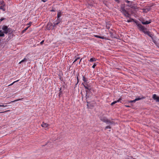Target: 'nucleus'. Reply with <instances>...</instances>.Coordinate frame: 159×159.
Wrapping results in <instances>:
<instances>
[{
	"instance_id": "26",
	"label": "nucleus",
	"mask_w": 159,
	"mask_h": 159,
	"mask_svg": "<svg viewBox=\"0 0 159 159\" xmlns=\"http://www.w3.org/2000/svg\"><path fill=\"white\" fill-rule=\"evenodd\" d=\"M30 27V26H28V27H27L24 30H23L22 31V33H25L27 30V29H28V28Z\"/></svg>"
},
{
	"instance_id": "38",
	"label": "nucleus",
	"mask_w": 159,
	"mask_h": 159,
	"mask_svg": "<svg viewBox=\"0 0 159 159\" xmlns=\"http://www.w3.org/2000/svg\"><path fill=\"white\" fill-rule=\"evenodd\" d=\"M6 19L4 17H2L0 19V23L3 20Z\"/></svg>"
},
{
	"instance_id": "30",
	"label": "nucleus",
	"mask_w": 159,
	"mask_h": 159,
	"mask_svg": "<svg viewBox=\"0 0 159 159\" xmlns=\"http://www.w3.org/2000/svg\"><path fill=\"white\" fill-rule=\"evenodd\" d=\"M121 9L120 11L122 13H123V12L125 10L124 7H121Z\"/></svg>"
},
{
	"instance_id": "13",
	"label": "nucleus",
	"mask_w": 159,
	"mask_h": 159,
	"mask_svg": "<svg viewBox=\"0 0 159 159\" xmlns=\"http://www.w3.org/2000/svg\"><path fill=\"white\" fill-rule=\"evenodd\" d=\"M109 33L110 34L111 37L112 38H117L116 35L115 33H113L110 32Z\"/></svg>"
},
{
	"instance_id": "11",
	"label": "nucleus",
	"mask_w": 159,
	"mask_h": 159,
	"mask_svg": "<svg viewBox=\"0 0 159 159\" xmlns=\"http://www.w3.org/2000/svg\"><path fill=\"white\" fill-rule=\"evenodd\" d=\"M87 90H86V93L87 94H90L92 95V91H93V90L92 88H89V89H86Z\"/></svg>"
},
{
	"instance_id": "3",
	"label": "nucleus",
	"mask_w": 159,
	"mask_h": 159,
	"mask_svg": "<svg viewBox=\"0 0 159 159\" xmlns=\"http://www.w3.org/2000/svg\"><path fill=\"white\" fill-rule=\"evenodd\" d=\"M100 120L104 122H105L107 124H110V125H115V122L113 121H111L108 120L105 116L101 117L100 118Z\"/></svg>"
},
{
	"instance_id": "5",
	"label": "nucleus",
	"mask_w": 159,
	"mask_h": 159,
	"mask_svg": "<svg viewBox=\"0 0 159 159\" xmlns=\"http://www.w3.org/2000/svg\"><path fill=\"white\" fill-rule=\"evenodd\" d=\"M145 97L143 96L142 97H139L138 98H136L134 100H130L128 101V102L127 103V104H129V103H130V104H133L136 101H139L140 100H142L143 99H144L145 98Z\"/></svg>"
},
{
	"instance_id": "35",
	"label": "nucleus",
	"mask_w": 159,
	"mask_h": 159,
	"mask_svg": "<svg viewBox=\"0 0 159 159\" xmlns=\"http://www.w3.org/2000/svg\"><path fill=\"white\" fill-rule=\"evenodd\" d=\"M128 11H127L126 10H125L123 12V13H122L124 15V14H128Z\"/></svg>"
},
{
	"instance_id": "28",
	"label": "nucleus",
	"mask_w": 159,
	"mask_h": 159,
	"mask_svg": "<svg viewBox=\"0 0 159 159\" xmlns=\"http://www.w3.org/2000/svg\"><path fill=\"white\" fill-rule=\"evenodd\" d=\"M148 22H148V20H146V21H145V22H142V24L143 25H147L148 24Z\"/></svg>"
},
{
	"instance_id": "54",
	"label": "nucleus",
	"mask_w": 159,
	"mask_h": 159,
	"mask_svg": "<svg viewBox=\"0 0 159 159\" xmlns=\"http://www.w3.org/2000/svg\"><path fill=\"white\" fill-rule=\"evenodd\" d=\"M87 108H90V107H89V104H87Z\"/></svg>"
},
{
	"instance_id": "22",
	"label": "nucleus",
	"mask_w": 159,
	"mask_h": 159,
	"mask_svg": "<svg viewBox=\"0 0 159 159\" xmlns=\"http://www.w3.org/2000/svg\"><path fill=\"white\" fill-rule=\"evenodd\" d=\"M27 61V59L26 58H24L23 60H22L20 61L19 62V64H21V63L25 62Z\"/></svg>"
},
{
	"instance_id": "43",
	"label": "nucleus",
	"mask_w": 159,
	"mask_h": 159,
	"mask_svg": "<svg viewBox=\"0 0 159 159\" xmlns=\"http://www.w3.org/2000/svg\"><path fill=\"white\" fill-rule=\"evenodd\" d=\"M59 95H61L62 94H63L62 91H59Z\"/></svg>"
},
{
	"instance_id": "36",
	"label": "nucleus",
	"mask_w": 159,
	"mask_h": 159,
	"mask_svg": "<svg viewBox=\"0 0 159 159\" xmlns=\"http://www.w3.org/2000/svg\"><path fill=\"white\" fill-rule=\"evenodd\" d=\"M139 20L141 21V23H142V22H145V20L143 18H140L139 19Z\"/></svg>"
},
{
	"instance_id": "12",
	"label": "nucleus",
	"mask_w": 159,
	"mask_h": 159,
	"mask_svg": "<svg viewBox=\"0 0 159 159\" xmlns=\"http://www.w3.org/2000/svg\"><path fill=\"white\" fill-rule=\"evenodd\" d=\"M94 36L95 37L100 38L102 39H105V40H108V39H107V38L104 37L103 36H100L99 35H94Z\"/></svg>"
},
{
	"instance_id": "20",
	"label": "nucleus",
	"mask_w": 159,
	"mask_h": 159,
	"mask_svg": "<svg viewBox=\"0 0 159 159\" xmlns=\"http://www.w3.org/2000/svg\"><path fill=\"white\" fill-rule=\"evenodd\" d=\"M82 76H83V81H84V83H86V82H87L88 80L87 79V78H86L84 76L82 75Z\"/></svg>"
},
{
	"instance_id": "8",
	"label": "nucleus",
	"mask_w": 159,
	"mask_h": 159,
	"mask_svg": "<svg viewBox=\"0 0 159 159\" xmlns=\"http://www.w3.org/2000/svg\"><path fill=\"white\" fill-rule=\"evenodd\" d=\"M52 23L51 22H48L47 26L46 28L48 30H53V28H52Z\"/></svg>"
},
{
	"instance_id": "24",
	"label": "nucleus",
	"mask_w": 159,
	"mask_h": 159,
	"mask_svg": "<svg viewBox=\"0 0 159 159\" xmlns=\"http://www.w3.org/2000/svg\"><path fill=\"white\" fill-rule=\"evenodd\" d=\"M108 125H109L105 127V130H106L107 129H111V127L110 126V125H110V124H108Z\"/></svg>"
},
{
	"instance_id": "7",
	"label": "nucleus",
	"mask_w": 159,
	"mask_h": 159,
	"mask_svg": "<svg viewBox=\"0 0 159 159\" xmlns=\"http://www.w3.org/2000/svg\"><path fill=\"white\" fill-rule=\"evenodd\" d=\"M89 82H87L86 83H82V84L84 86V87L86 89L92 88L91 86L88 84Z\"/></svg>"
},
{
	"instance_id": "34",
	"label": "nucleus",
	"mask_w": 159,
	"mask_h": 159,
	"mask_svg": "<svg viewBox=\"0 0 159 159\" xmlns=\"http://www.w3.org/2000/svg\"><path fill=\"white\" fill-rule=\"evenodd\" d=\"M97 63H93V66H92V68H94L95 67V66H96L97 65Z\"/></svg>"
},
{
	"instance_id": "53",
	"label": "nucleus",
	"mask_w": 159,
	"mask_h": 159,
	"mask_svg": "<svg viewBox=\"0 0 159 159\" xmlns=\"http://www.w3.org/2000/svg\"><path fill=\"white\" fill-rule=\"evenodd\" d=\"M41 1L42 2H46L47 1V0H41Z\"/></svg>"
},
{
	"instance_id": "52",
	"label": "nucleus",
	"mask_w": 159,
	"mask_h": 159,
	"mask_svg": "<svg viewBox=\"0 0 159 159\" xmlns=\"http://www.w3.org/2000/svg\"><path fill=\"white\" fill-rule=\"evenodd\" d=\"M125 4H122L121 5V7H124V8H125V6H124Z\"/></svg>"
},
{
	"instance_id": "44",
	"label": "nucleus",
	"mask_w": 159,
	"mask_h": 159,
	"mask_svg": "<svg viewBox=\"0 0 159 159\" xmlns=\"http://www.w3.org/2000/svg\"><path fill=\"white\" fill-rule=\"evenodd\" d=\"M44 40H43L42 41H41L40 43V44H41V45H42L43 44L44 42Z\"/></svg>"
},
{
	"instance_id": "18",
	"label": "nucleus",
	"mask_w": 159,
	"mask_h": 159,
	"mask_svg": "<svg viewBox=\"0 0 159 159\" xmlns=\"http://www.w3.org/2000/svg\"><path fill=\"white\" fill-rule=\"evenodd\" d=\"M91 94H87L86 93V96H85V98H86V99H88L91 97Z\"/></svg>"
},
{
	"instance_id": "39",
	"label": "nucleus",
	"mask_w": 159,
	"mask_h": 159,
	"mask_svg": "<svg viewBox=\"0 0 159 159\" xmlns=\"http://www.w3.org/2000/svg\"><path fill=\"white\" fill-rule=\"evenodd\" d=\"M116 103V101H114V102H112L111 104V106H113V105H114V104H115V103Z\"/></svg>"
},
{
	"instance_id": "10",
	"label": "nucleus",
	"mask_w": 159,
	"mask_h": 159,
	"mask_svg": "<svg viewBox=\"0 0 159 159\" xmlns=\"http://www.w3.org/2000/svg\"><path fill=\"white\" fill-rule=\"evenodd\" d=\"M62 22V20L61 19L57 18V20L53 22V24H55V25H57L60 22Z\"/></svg>"
},
{
	"instance_id": "48",
	"label": "nucleus",
	"mask_w": 159,
	"mask_h": 159,
	"mask_svg": "<svg viewBox=\"0 0 159 159\" xmlns=\"http://www.w3.org/2000/svg\"><path fill=\"white\" fill-rule=\"evenodd\" d=\"M116 2H117V3H120V1L119 0H114Z\"/></svg>"
},
{
	"instance_id": "25",
	"label": "nucleus",
	"mask_w": 159,
	"mask_h": 159,
	"mask_svg": "<svg viewBox=\"0 0 159 159\" xmlns=\"http://www.w3.org/2000/svg\"><path fill=\"white\" fill-rule=\"evenodd\" d=\"M12 33H10V34H8V37L10 39H11L13 38L14 35L12 34Z\"/></svg>"
},
{
	"instance_id": "62",
	"label": "nucleus",
	"mask_w": 159,
	"mask_h": 159,
	"mask_svg": "<svg viewBox=\"0 0 159 159\" xmlns=\"http://www.w3.org/2000/svg\"><path fill=\"white\" fill-rule=\"evenodd\" d=\"M131 6H132V5H133V4H131V3H130V5H131Z\"/></svg>"
},
{
	"instance_id": "56",
	"label": "nucleus",
	"mask_w": 159,
	"mask_h": 159,
	"mask_svg": "<svg viewBox=\"0 0 159 159\" xmlns=\"http://www.w3.org/2000/svg\"><path fill=\"white\" fill-rule=\"evenodd\" d=\"M0 107H4V105H0Z\"/></svg>"
},
{
	"instance_id": "32",
	"label": "nucleus",
	"mask_w": 159,
	"mask_h": 159,
	"mask_svg": "<svg viewBox=\"0 0 159 159\" xmlns=\"http://www.w3.org/2000/svg\"><path fill=\"white\" fill-rule=\"evenodd\" d=\"M121 100H122V98H119L116 101V103H117V102H120V103H122L121 101H120Z\"/></svg>"
},
{
	"instance_id": "63",
	"label": "nucleus",
	"mask_w": 159,
	"mask_h": 159,
	"mask_svg": "<svg viewBox=\"0 0 159 159\" xmlns=\"http://www.w3.org/2000/svg\"><path fill=\"white\" fill-rule=\"evenodd\" d=\"M6 111H4V112H0V113H2L4 112H5Z\"/></svg>"
},
{
	"instance_id": "15",
	"label": "nucleus",
	"mask_w": 159,
	"mask_h": 159,
	"mask_svg": "<svg viewBox=\"0 0 159 159\" xmlns=\"http://www.w3.org/2000/svg\"><path fill=\"white\" fill-rule=\"evenodd\" d=\"M150 9L151 8H144L143 9V12L144 13H147L148 11H149L150 10Z\"/></svg>"
},
{
	"instance_id": "16",
	"label": "nucleus",
	"mask_w": 159,
	"mask_h": 159,
	"mask_svg": "<svg viewBox=\"0 0 159 159\" xmlns=\"http://www.w3.org/2000/svg\"><path fill=\"white\" fill-rule=\"evenodd\" d=\"M0 9L2 10L3 11L6 10L5 5L0 6Z\"/></svg>"
},
{
	"instance_id": "23",
	"label": "nucleus",
	"mask_w": 159,
	"mask_h": 159,
	"mask_svg": "<svg viewBox=\"0 0 159 159\" xmlns=\"http://www.w3.org/2000/svg\"><path fill=\"white\" fill-rule=\"evenodd\" d=\"M124 15L126 17H128V18H130L131 16V14H129V12L128 13V14H127L126 15V14H124Z\"/></svg>"
},
{
	"instance_id": "51",
	"label": "nucleus",
	"mask_w": 159,
	"mask_h": 159,
	"mask_svg": "<svg viewBox=\"0 0 159 159\" xmlns=\"http://www.w3.org/2000/svg\"><path fill=\"white\" fill-rule=\"evenodd\" d=\"M88 99H86V102L87 103V104H89L90 103V102L88 101Z\"/></svg>"
},
{
	"instance_id": "64",
	"label": "nucleus",
	"mask_w": 159,
	"mask_h": 159,
	"mask_svg": "<svg viewBox=\"0 0 159 159\" xmlns=\"http://www.w3.org/2000/svg\"><path fill=\"white\" fill-rule=\"evenodd\" d=\"M7 105H4V107H7Z\"/></svg>"
},
{
	"instance_id": "27",
	"label": "nucleus",
	"mask_w": 159,
	"mask_h": 159,
	"mask_svg": "<svg viewBox=\"0 0 159 159\" xmlns=\"http://www.w3.org/2000/svg\"><path fill=\"white\" fill-rule=\"evenodd\" d=\"M5 5V3L3 0H1L0 1V6Z\"/></svg>"
},
{
	"instance_id": "58",
	"label": "nucleus",
	"mask_w": 159,
	"mask_h": 159,
	"mask_svg": "<svg viewBox=\"0 0 159 159\" xmlns=\"http://www.w3.org/2000/svg\"><path fill=\"white\" fill-rule=\"evenodd\" d=\"M62 91L61 90V88L60 89H59V91Z\"/></svg>"
},
{
	"instance_id": "21",
	"label": "nucleus",
	"mask_w": 159,
	"mask_h": 159,
	"mask_svg": "<svg viewBox=\"0 0 159 159\" xmlns=\"http://www.w3.org/2000/svg\"><path fill=\"white\" fill-rule=\"evenodd\" d=\"M97 59L94 58H91L90 59L89 61L90 62L96 61Z\"/></svg>"
},
{
	"instance_id": "33",
	"label": "nucleus",
	"mask_w": 159,
	"mask_h": 159,
	"mask_svg": "<svg viewBox=\"0 0 159 159\" xmlns=\"http://www.w3.org/2000/svg\"><path fill=\"white\" fill-rule=\"evenodd\" d=\"M19 81V80H18L16 81H14V82H13L11 84H9L8 86H11L12 85L14 84L16 82H18Z\"/></svg>"
},
{
	"instance_id": "50",
	"label": "nucleus",
	"mask_w": 159,
	"mask_h": 159,
	"mask_svg": "<svg viewBox=\"0 0 159 159\" xmlns=\"http://www.w3.org/2000/svg\"><path fill=\"white\" fill-rule=\"evenodd\" d=\"M125 106L127 107H131V106L130 105H125Z\"/></svg>"
},
{
	"instance_id": "55",
	"label": "nucleus",
	"mask_w": 159,
	"mask_h": 159,
	"mask_svg": "<svg viewBox=\"0 0 159 159\" xmlns=\"http://www.w3.org/2000/svg\"><path fill=\"white\" fill-rule=\"evenodd\" d=\"M10 39V38H9V37H8V38L7 39V40L8 41H9L10 39Z\"/></svg>"
},
{
	"instance_id": "9",
	"label": "nucleus",
	"mask_w": 159,
	"mask_h": 159,
	"mask_svg": "<svg viewBox=\"0 0 159 159\" xmlns=\"http://www.w3.org/2000/svg\"><path fill=\"white\" fill-rule=\"evenodd\" d=\"M152 98L156 102H159V96H157L156 94H153Z\"/></svg>"
},
{
	"instance_id": "60",
	"label": "nucleus",
	"mask_w": 159,
	"mask_h": 159,
	"mask_svg": "<svg viewBox=\"0 0 159 159\" xmlns=\"http://www.w3.org/2000/svg\"><path fill=\"white\" fill-rule=\"evenodd\" d=\"M58 96L59 98H60L61 97V95H59V94L58 93Z\"/></svg>"
},
{
	"instance_id": "57",
	"label": "nucleus",
	"mask_w": 159,
	"mask_h": 159,
	"mask_svg": "<svg viewBox=\"0 0 159 159\" xmlns=\"http://www.w3.org/2000/svg\"><path fill=\"white\" fill-rule=\"evenodd\" d=\"M62 87H63V89H65V86L64 85H63L62 86Z\"/></svg>"
},
{
	"instance_id": "2",
	"label": "nucleus",
	"mask_w": 159,
	"mask_h": 159,
	"mask_svg": "<svg viewBox=\"0 0 159 159\" xmlns=\"http://www.w3.org/2000/svg\"><path fill=\"white\" fill-rule=\"evenodd\" d=\"M2 29L4 34H10V33H12L13 31L11 28H8V26L6 25H3L2 26Z\"/></svg>"
},
{
	"instance_id": "61",
	"label": "nucleus",
	"mask_w": 159,
	"mask_h": 159,
	"mask_svg": "<svg viewBox=\"0 0 159 159\" xmlns=\"http://www.w3.org/2000/svg\"><path fill=\"white\" fill-rule=\"evenodd\" d=\"M82 58H81V60H80V61H79V64H80V61H81V60H82Z\"/></svg>"
},
{
	"instance_id": "59",
	"label": "nucleus",
	"mask_w": 159,
	"mask_h": 159,
	"mask_svg": "<svg viewBox=\"0 0 159 159\" xmlns=\"http://www.w3.org/2000/svg\"><path fill=\"white\" fill-rule=\"evenodd\" d=\"M130 106H131H131L133 107V105L132 104H130Z\"/></svg>"
},
{
	"instance_id": "19",
	"label": "nucleus",
	"mask_w": 159,
	"mask_h": 159,
	"mask_svg": "<svg viewBox=\"0 0 159 159\" xmlns=\"http://www.w3.org/2000/svg\"><path fill=\"white\" fill-rule=\"evenodd\" d=\"M5 36V34H4L2 30H0V37H3Z\"/></svg>"
},
{
	"instance_id": "6",
	"label": "nucleus",
	"mask_w": 159,
	"mask_h": 159,
	"mask_svg": "<svg viewBox=\"0 0 159 159\" xmlns=\"http://www.w3.org/2000/svg\"><path fill=\"white\" fill-rule=\"evenodd\" d=\"M126 6L129 7L131 8L134 9L135 11H137L139 9V7H137L136 4H133L132 6L131 4H127L126 5Z\"/></svg>"
},
{
	"instance_id": "49",
	"label": "nucleus",
	"mask_w": 159,
	"mask_h": 159,
	"mask_svg": "<svg viewBox=\"0 0 159 159\" xmlns=\"http://www.w3.org/2000/svg\"><path fill=\"white\" fill-rule=\"evenodd\" d=\"M50 11L52 12H55L56 11V10L55 9H52L50 10Z\"/></svg>"
},
{
	"instance_id": "29",
	"label": "nucleus",
	"mask_w": 159,
	"mask_h": 159,
	"mask_svg": "<svg viewBox=\"0 0 159 159\" xmlns=\"http://www.w3.org/2000/svg\"><path fill=\"white\" fill-rule=\"evenodd\" d=\"M125 2L128 4H130V3H131V4H132L133 3V2L132 1H130L128 0H126L125 1Z\"/></svg>"
},
{
	"instance_id": "31",
	"label": "nucleus",
	"mask_w": 159,
	"mask_h": 159,
	"mask_svg": "<svg viewBox=\"0 0 159 159\" xmlns=\"http://www.w3.org/2000/svg\"><path fill=\"white\" fill-rule=\"evenodd\" d=\"M79 76V74L77 76V82L75 84V87L76 86L77 84H78V83H79V79L78 78V76Z\"/></svg>"
},
{
	"instance_id": "45",
	"label": "nucleus",
	"mask_w": 159,
	"mask_h": 159,
	"mask_svg": "<svg viewBox=\"0 0 159 159\" xmlns=\"http://www.w3.org/2000/svg\"><path fill=\"white\" fill-rule=\"evenodd\" d=\"M32 23V22H30L29 23L27 24L26 25H29V26H30L31 25V24Z\"/></svg>"
},
{
	"instance_id": "46",
	"label": "nucleus",
	"mask_w": 159,
	"mask_h": 159,
	"mask_svg": "<svg viewBox=\"0 0 159 159\" xmlns=\"http://www.w3.org/2000/svg\"><path fill=\"white\" fill-rule=\"evenodd\" d=\"M148 22H149L148 24H150L152 22V20H148Z\"/></svg>"
},
{
	"instance_id": "1",
	"label": "nucleus",
	"mask_w": 159,
	"mask_h": 159,
	"mask_svg": "<svg viewBox=\"0 0 159 159\" xmlns=\"http://www.w3.org/2000/svg\"><path fill=\"white\" fill-rule=\"evenodd\" d=\"M140 27L139 30L143 32L145 34L147 35L148 36L151 38L153 40V42L155 43L156 41H154L153 39V35L149 31H147L148 29L146 28L144 26L141 25L140 26Z\"/></svg>"
},
{
	"instance_id": "41",
	"label": "nucleus",
	"mask_w": 159,
	"mask_h": 159,
	"mask_svg": "<svg viewBox=\"0 0 159 159\" xmlns=\"http://www.w3.org/2000/svg\"><path fill=\"white\" fill-rule=\"evenodd\" d=\"M130 11L132 14H134V11H132V10H130Z\"/></svg>"
},
{
	"instance_id": "4",
	"label": "nucleus",
	"mask_w": 159,
	"mask_h": 159,
	"mask_svg": "<svg viewBox=\"0 0 159 159\" xmlns=\"http://www.w3.org/2000/svg\"><path fill=\"white\" fill-rule=\"evenodd\" d=\"M132 21L134 22L136 24V25L137 26V27L138 29L140 27V26L142 25L140 23H139L138 21L135 19L130 18L129 20H127V22H130Z\"/></svg>"
},
{
	"instance_id": "14",
	"label": "nucleus",
	"mask_w": 159,
	"mask_h": 159,
	"mask_svg": "<svg viewBox=\"0 0 159 159\" xmlns=\"http://www.w3.org/2000/svg\"><path fill=\"white\" fill-rule=\"evenodd\" d=\"M62 12H61V11L59 10L58 12L57 16V18L61 19L60 18L61 16V15L62 14Z\"/></svg>"
},
{
	"instance_id": "40",
	"label": "nucleus",
	"mask_w": 159,
	"mask_h": 159,
	"mask_svg": "<svg viewBox=\"0 0 159 159\" xmlns=\"http://www.w3.org/2000/svg\"><path fill=\"white\" fill-rule=\"evenodd\" d=\"M80 59V57H77L76 59H75V61H74L73 62V63H75V62L76 61H77V60H78V59Z\"/></svg>"
},
{
	"instance_id": "17",
	"label": "nucleus",
	"mask_w": 159,
	"mask_h": 159,
	"mask_svg": "<svg viewBox=\"0 0 159 159\" xmlns=\"http://www.w3.org/2000/svg\"><path fill=\"white\" fill-rule=\"evenodd\" d=\"M48 124L46 123H45L44 122H43L42 124L41 125V126L43 127H47L48 126Z\"/></svg>"
},
{
	"instance_id": "47",
	"label": "nucleus",
	"mask_w": 159,
	"mask_h": 159,
	"mask_svg": "<svg viewBox=\"0 0 159 159\" xmlns=\"http://www.w3.org/2000/svg\"><path fill=\"white\" fill-rule=\"evenodd\" d=\"M60 76L59 79L60 80H61V81H63V79L61 78V77L60 76Z\"/></svg>"
},
{
	"instance_id": "42",
	"label": "nucleus",
	"mask_w": 159,
	"mask_h": 159,
	"mask_svg": "<svg viewBox=\"0 0 159 159\" xmlns=\"http://www.w3.org/2000/svg\"><path fill=\"white\" fill-rule=\"evenodd\" d=\"M57 25H55V24H54V25H53V24L52 23V28L53 27V29H54V28L56 27V26Z\"/></svg>"
},
{
	"instance_id": "37",
	"label": "nucleus",
	"mask_w": 159,
	"mask_h": 159,
	"mask_svg": "<svg viewBox=\"0 0 159 159\" xmlns=\"http://www.w3.org/2000/svg\"><path fill=\"white\" fill-rule=\"evenodd\" d=\"M22 99H16V100H15L13 101H11V102H17V101H19V100H21Z\"/></svg>"
}]
</instances>
